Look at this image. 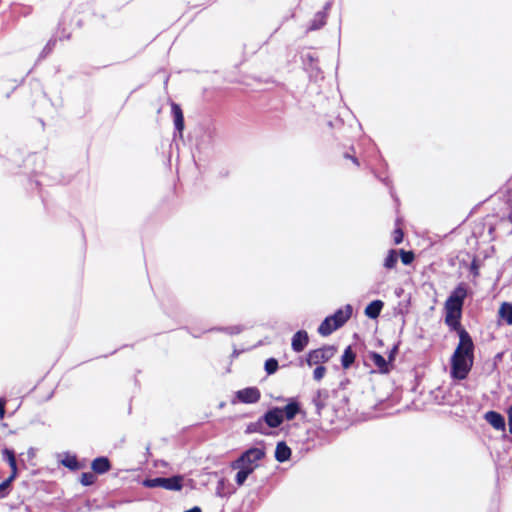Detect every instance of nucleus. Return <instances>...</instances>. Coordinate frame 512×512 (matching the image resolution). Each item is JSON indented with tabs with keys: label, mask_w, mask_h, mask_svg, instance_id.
<instances>
[{
	"label": "nucleus",
	"mask_w": 512,
	"mask_h": 512,
	"mask_svg": "<svg viewBox=\"0 0 512 512\" xmlns=\"http://www.w3.org/2000/svg\"><path fill=\"white\" fill-rule=\"evenodd\" d=\"M474 344L470 335L463 329L459 331V343L451 359V374L454 378L465 379L472 368Z\"/></svg>",
	"instance_id": "1"
},
{
	"label": "nucleus",
	"mask_w": 512,
	"mask_h": 512,
	"mask_svg": "<svg viewBox=\"0 0 512 512\" xmlns=\"http://www.w3.org/2000/svg\"><path fill=\"white\" fill-rule=\"evenodd\" d=\"M265 450L261 447H253L246 450L241 456L235 460L231 467L238 470L235 481L238 486L244 485L248 476L259 467V462L264 458Z\"/></svg>",
	"instance_id": "2"
},
{
	"label": "nucleus",
	"mask_w": 512,
	"mask_h": 512,
	"mask_svg": "<svg viewBox=\"0 0 512 512\" xmlns=\"http://www.w3.org/2000/svg\"><path fill=\"white\" fill-rule=\"evenodd\" d=\"M466 295V288L463 285H459L445 302V322L453 329H458L460 325L459 320Z\"/></svg>",
	"instance_id": "3"
},
{
	"label": "nucleus",
	"mask_w": 512,
	"mask_h": 512,
	"mask_svg": "<svg viewBox=\"0 0 512 512\" xmlns=\"http://www.w3.org/2000/svg\"><path fill=\"white\" fill-rule=\"evenodd\" d=\"M336 353L334 346H323L310 351L307 354L306 362L309 366L320 365L329 361Z\"/></svg>",
	"instance_id": "4"
},
{
	"label": "nucleus",
	"mask_w": 512,
	"mask_h": 512,
	"mask_svg": "<svg viewBox=\"0 0 512 512\" xmlns=\"http://www.w3.org/2000/svg\"><path fill=\"white\" fill-rule=\"evenodd\" d=\"M397 347H394L389 355V361H386V359L381 356L380 354L376 352H371L369 354V359L372 361V363L378 368L379 372L381 373H387L390 369V362L394 359V354L396 353Z\"/></svg>",
	"instance_id": "5"
},
{
	"label": "nucleus",
	"mask_w": 512,
	"mask_h": 512,
	"mask_svg": "<svg viewBox=\"0 0 512 512\" xmlns=\"http://www.w3.org/2000/svg\"><path fill=\"white\" fill-rule=\"evenodd\" d=\"M263 420L269 427L276 428L283 422V410L273 408L265 413Z\"/></svg>",
	"instance_id": "6"
},
{
	"label": "nucleus",
	"mask_w": 512,
	"mask_h": 512,
	"mask_svg": "<svg viewBox=\"0 0 512 512\" xmlns=\"http://www.w3.org/2000/svg\"><path fill=\"white\" fill-rule=\"evenodd\" d=\"M236 395L243 403H256L260 399V392L255 387L239 390Z\"/></svg>",
	"instance_id": "7"
},
{
	"label": "nucleus",
	"mask_w": 512,
	"mask_h": 512,
	"mask_svg": "<svg viewBox=\"0 0 512 512\" xmlns=\"http://www.w3.org/2000/svg\"><path fill=\"white\" fill-rule=\"evenodd\" d=\"M309 341V337L306 331L300 330L296 332L292 337L291 346L292 349L299 353L305 349Z\"/></svg>",
	"instance_id": "8"
},
{
	"label": "nucleus",
	"mask_w": 512,
	"mask_h": 512,
	"mask_svg": "<svg viewBox=\"0 0 512 512\" xmlns=\"http://www.w3.org/2000/svg\"><path fill=\"white\" fill-rule=\"evenodd\" d=\"M352 306L350 304L345 305L343 308L338 309L331 317L333 322L338 325V328L343 326L352 315Z\"/></svg>",
	"instance_id": "9"
},
{
	"label": "nucleus",
	"mask_w": 512,
	"mask_h": 512,
	"mask_svg": "<svg viewBox=\"0 0 512 512\" xmlns=\"http://www.w3.org/2000/svg\"><path fill=\"white\" fill-rule=\"evenodd\" d=\"M485 418L487 422L497 430L505 428V420L503 416L497 412L489 411L486 413Z\"/></svg>",
	"instance_id": "10"
},
{
	"label": "nucleus",
	"mask_w": 512,
	"mask_h": 512,
	"mask_svg": "<svg viewBox=\"0 0 512 512\" xmlns=\"http://www.w3.org/2000/svg\"><path fill=\"white\" fill-rule=\"evenodd\" d=\"M2 455L4 459L8 462L9 467L11 468V479H15L18 475V469H17V463L16 458L13 450H10L8 448H5L2 451Z\"/></svg>",
	"instance_id": "11"
},
{
	"label": "nucleus",
	"mask_w": 512,
	"mask_h": 512,
	"mask_svg": "<svg viewBox=\"0 0 512 512\" xmlns=\"http://www.w3.org/2000/svg\"><path fill=\"white\" fill-rule=\"evenodd\" d=\"M338 329V325L333 322V318L331 316L326 317L324 321L320 324L318 328V332L322 336H328L333 331Z\"/></svg>",
	"instance_id": "12"
},
{
	"label": "nucleus",
	"mask_w": 512,
	"mask_h": 512,
	"mask_svg": "<svg viewBox=\"0 0 512 512\" xmlns=\"http://www.w3.org/2000/svg\"><path fill=\"white\" fill-rule=\"evenodd\" d=\"M172 114L174 117V124L178 132L181 134L184 129V117L182 110L179 105L173 103L172 104Z\"/></svg>",
	"instance_id": "13"
},
{
	"label": "nucleus",
	"mask_w": 512,
	"mask_h": 512,
	"mask_svg": "<svg viewBox=\"0 0 512 512\" xmlns=\"http://www.w3.org/2000/svg\"><path fill=\"white\" fill-rule=\"evenodd\" d=\"M382 308L383 302L381 300H374L365 308V315L371 319H375L379 316Z\"/></svg>",
	"instance_id": "14"
},
{
	"label": "nucleus",
	"mask_w": 512,
	"mask_h": 512,
	"mask_svg": "<svg viewBox=\"0 0 512 512\" xmlns=\"http://www.w3.org/2000/svg\"><path fill=\"white\" fill-rule=\"evenodd\" d=\"M291 449L284 443L279 442L275 450V458L279 462L287 461L290 458Z\"/></svg>",
	"instance_id": "15"
},
{
	"label": "nucleus",
	"mask_w": 512,
	"mask_h": 512,
	"mask_svg": "<svg viewBox=\"0 0 512 512\" xmlns=\"http://www.w3.org/2000/svg\"><path fill=\"white\" fill-rule=\"evenodd\" d=\"M182 476H173L170 478H164L163 488L172 491H179L182 488Z\"/></svg>",
	"instance_id": "16"
},
{
	"label": "nucleus",
	"mask_w": 512,
	"mask_h": 512,
	"mask_svg": "<svg viewBox=\"0 0 512 512\" xmlns=\"http://www.w3.org/2000/svg\"><path fill=\"white\" fill-rule=\"evenodd\" d=\"M283 419L292 420L299 413L300 407L297 402H290L283 409Z\"/></svg>",
	"instance_id": "17"
},
{
	"label": "nucleus",
	"mask_w": 512,
	"mask_h": 512,
	"mask_svg": "<svg viewBox=\"0 0 512 512\" xmlns=\"http://www.w3.org/2000/svg\"><path fill=\"white\" fill-rule=\"evenodd\" d=\"M110 468V464L107 458L99 457L92 462V469L97 473H105Z\"/></svg>",
	"instance_id": "18"
},
{
	"label": "nucleus",
	"mask_w": 512,
	"mask_h": 512,
	"mask_svg": "<svg viewBox=\"0 0 512 512\" xmlns=\"http://www.w3.org/2000/svg\"><path fill=\"white\" fill-rule=\"evenodd\" d=\"M499 316L506 321L507 324L512 325V304L504 302L499 308Z\"/></svg>",
	"instance_id": "19"
},
{
	"label": "nucleus",
	"mask_w": 512,
	"mask_h": 512,
	"mask_svg": "<svg viewBox=\"0 0 512 512\" xmlns=\"http://www.w3.org/2000/svg\"><path fill=\"white\" fill-rule=\"evenodd\" d=\"M354 360H355V353L353 352L351 346H348L345 349V351L342 355V359H341L343 368H345V369L349 368L353 364Z\"/></svg>",
	"instance_id": "20"
},
{
	"label": "nucleus",
	"mask_w": 512,
	"mask_h": 512,
	"mask_svg": "<svg viewBox=\"0 0 512 512\" xmlns=\"http://www.w3.org/2000/svg\"><path fill=\"white\" fill-rule=\"evenodd\" d=\"M326 23V13L325 12H318L313 20L311 21V25L309 27L310 30H317L324 26Z\"/></svg>",
	"instance_id": "21"
},
{
	"label": "nucleus",
	"mask_w": 512,
	"mask_h": 512,
	"mask_svg": "<svg viewBox=\"0 0 512 512\" xmlns=\"http://www.w3.org/2000/svg\"><path fill=\"white\" fill-rule=\"evenodd\" d=\"M398 262V254L395 250H390L387 257L384 260V267L387 269H393Z\"/></svg>",
	"instance_id": "22"
},
{
	"label": "nucleus",
	"mask_w": 512,
	"mask_h": 512,
	"mask_svg": "<svg viewBox=\"0 0 512 512\" xmlns=\"http://www.w3.org/2000/svg\"><path fill=\"white\" fill-rule=\"evenodd\" d=\"M164 477H157L153 479H147L143 482L145 487L155 488L162 487L163 488Z\"/></svg>",
	"instance_id": "23"
},
{
	"label": "nucleus",
	"mask_w": 512,
	"mask_h": 512,
	"mask_svg": "<svg viewBox=\"0 0 512 512\" xmlns=\"http://www.w3.org/2000/svg\"><path fill=\"white\" fill-rule=\"evenodd\" d=\"M278 369V362L274 358H270L265 362V371L267 374H273Z\"/></svg>",
	"instance_id": "24"
},
{
	"label": "nucleus",
	"mask_w": 512,
	"mask_h": 512,
	"mask_svg": "<svg viewBox=\"0 0 512 512\" xmlns=\"http://www.w3.org/2000/svg\"><path fill=\"white\" fill-rule=\"evenodd\" d=\"M400 256L403 264L409 265L414 260V254L411 251H400Z\"/></svg>",
	"instance_id": "25"
},
{
	"label": "nucleus",
	"mask_w": 512,
	"mask_h": 512,
	"mask_svg": "<svg viewBox=\"0 0 512 512\" xmlns=\"http://www.w3.org/2000/svg\"><path fill=\"white\" fill-rule=\"evenodd\" d=\"M326 374V368L324 366L318 365L313 372V377L316 381H320Z\"/></svg>",
	"instance_id": "26"
},
{
	"label": "nucleus",
	"mask_w": 512,
	"mask_h": 512,
	"mask_svg": "<svg viewBox=\"0 0 512 512\" xmlns=\"http://www.w3.org/2000/svg\"><path fill=\"white\" fill-rule=\"evenodd\" d=\"M94 480L95 476L92 473H83L81 476V483L85 486L93 484Z\"/></svg>",
	"instance_id": "27"
},
{
	"label": "nucleus",
	"mask_w": 512,
	"mask_h": 512,
	"mask_svg": "<svg viewBox=\"0 0 512 512\" xmlns=\"http://www.w3.org/2000/svg\"><path fill=\"white\" fill-rule=\"evenodd\" d=\"M314 403L317 407L318 413H320L321 409L325 406L323 400H322V393L319 392L317 397L314 399Z\"/></svg>",
	"instance_id": "28"
},
{
	"label": "nucleus",
	"mask_w": 512,
	"mask_h": 512,
	"mask_svg": "<svg viewBox=\"0 0 512 512\" xmlns=\"http://www.w3.org/2000/svg\"><path fill=\"white\" fill-rule=\"evenodd\" d=\"M403 240V233L400 229H396L394 231V242L395 244H400Z\"/></svg>",
	"instance_id": "29"
},
{
	"label": "nucleus",
	"mask_w": 512,
	"mask_h": 512,
	"mask_svg": "<svg viewBox=\"0 0 512 512\" xmlns=\"http://www.w3.org/2000/svg\"><path fill=\"white\" fill-rule=\"evenodd\" d=\"M13 480L14 479H11V476H9L8 479H6L4 482L1 483L0 484V493L9 487Z\"/></svg>",
	"instance_id": "30"
},
{
	"label": "nucleus",
	"mask_w": 512,
	"mask_h": 512,
	"mask_svg": "<svg viewBox=\"0 0 512 512\" xmlns=\"http://www.w3.org/2000/svg\"><path fill=\"white\" fill-rule=\"evenodd\" d=\"M63 464L69 468H74L76 465V459L75 458L67 459V460L63 461Z\"/></svg>",
	"instance_id": "31"
},
{
	"label": "nucleus",
	"mask_w": 512,
	"mask_h": 512,
	"mask_svg": "<svg viewBox=\"0 0 512 512\" xmlns=\"http://www.w3.org/2000/svg\"><path fill=\"white\" fill-rule=\"evenodd\" d=\"M5 415V400L0 398V419H3Z\"/></svg>",
	"instance_id": "32"
},
{
	"label": "nucleus",
	"mask_w": 512,
	"mask_h": 512,
	"mask_svg": "<svg viewBox=\"0 0 512 512\" xmlns=\"http://www.w3.org/2000/svg\"><path fill=\"white\" fill-rule=\"evenodd\" d=\"M508 425H509V431L512 434V406L508 410Z\"/></svg>",
	"instance_id": "33"
},
{
	"label": "nucleus",
	"mask_w": 512,
	"mask_h": 512,
	"mask_svg": "<svg viewBox=\"0 0 512 512\" xmlns=\"http://www.w3.org/2000/svg\"><path fill=\"white\" fill-rule=\"evenodd\" d=\"M27 454L30 458H33L35 456V449L34 448H30L28 451H27Z\"/></svg>",
	"instance_id": "34"
},
{
	"label": "nucleus",
	"mask_w": 512,
	"mask_h": 512,
	"mask_svg": "<svg viewBox=\"0 0 512 512\" xmlns=\"http://www.w3.org/2000/svg\"><path fill=\"white\" fill-rule=\"evenodd\" d=\"M185 512H202L199 507H193L189 510H186Z\"/></svg>",
	"instance_id": "35"
}]
</instances>
